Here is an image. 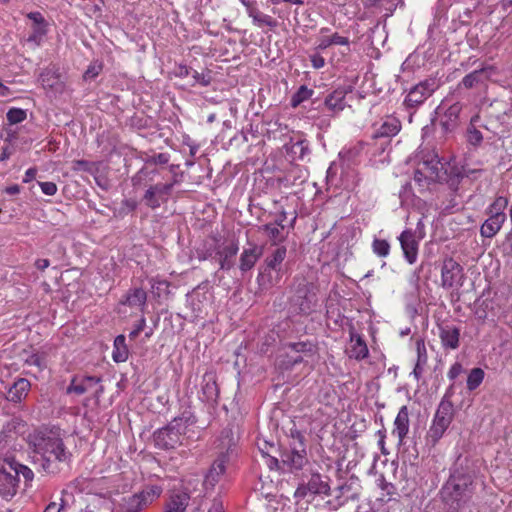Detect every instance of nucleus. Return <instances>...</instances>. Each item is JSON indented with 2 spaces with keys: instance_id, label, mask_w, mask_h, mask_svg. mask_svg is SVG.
Masks as SVG:
<instances>
[{
  "instance_id": "nucleus-63",
  "label": "nucleus",
  "mask_w": 512,
  "mask_h": 512,
  "mask_svg": "<svg viewBox=\"0 0 512 512\" xmlns=\"http://www.w3.org/2000/svg\"><path fill=\"white\" fill-rule=\"evenodd\" d=\"M424 366L425 365H420V363H418V362L416 363L414 370H413V374L417 380L420 379V377L422 376V373L424 371Z\"/></svg>"
},
{
  "instance_id": "nucleus-64",
  "label": "nucleus",
  "mask_w": 512,
  "mask_h": 512,
  "mask_svg": "<svg viewBox=\"0 0 512 512\" xmlns=\"http://www.w3.org/2000/svg\"><path fill=\"white\" fill-rule=\"evenodd\" d=\"M281 460L279 461L276 457H269L267 464L270 469L279 468Z\"/></svg>"
},
{
  "instance_id": "nucleus-49",
  "label": "nucleus",
  "mask_w": 512,
  "mask_h": 512,
  "mask_svg": "<svg viewBox=\"0 0 512 512\" xmlns=\"http://www.w3.org/2000/svg\"><path fill=\"white\" fill-rule=\"evenodd\" d=\"M292 151L294 153H298L299 152V158L303 159L304 156L308 153L309 149H308V145H307V143L305 141H297L292 146Z\"/></svg>"
},
{
  "instance_id": "nucleus-35",
  "label": "nucleus",
  "mask_w": 512,
  "mask_h": 512,
  "mask_svg": "<svg viewBox=\"0 0 512 512\" xmlns=\"http://www.w3.org/2000/svg\"><path fill=\"white\" fill-rule=\"evenodd\" d=\"M7 465L12 470V472L16 475V478L18 480H19L20 475H22L26 481L33 480L34 473L29 467L22 465L15 461H7Z\"/></svg>"
},
{
  "instance_id": "nucleus-42",
  "label": "nucleus",
  "mask_w": 512,
  "mask_h": 512,
  "mask_svg": "<svg viewBox=\"0 0 512 512\" xmlns=\"http://www.w3.org/2000/svg\"><path fill=\"white\" fill-rule=\"evenodd\" d=\"M288 349L296 353H311L313 351V344L311 342H291L286 345Z\"/></svg>"
},
{
  "instance_id": "nucleus-4",
  "label": "nucleus",
  "mask_w": 512,
  "mask_h": 512,
  "mask_svg": "<svg viewBox=\"0 0 512 512\" xmlns=\"http://www.w3.org/2000/svg\"><path fill=\"white\" fill-rule=\"evenodd\" d=\"M471 475L455 471L441 489L443 501L454 508H459L473 493Z\"/></svg>"
},
{
  "instance_id": "nucleus-25",
  "label": "nucleus",
  "mask_w": 512,
  "mask_h": 512,
  "mask_svg": "<svg viewBox=\"0 0 512 512\" xmlns=\"http://www.w3.org/2000/svg\"><path fill=\"white\" fill-rule=\"evenodd\" d=\"M248 16L252 19L255 26L262 28L264 26L274 29L277 26V21L268 14L259 10L257 3L247 11Z\"/></svg>"
},
{
  "instance_id": "nucleus-20",
  "label": "nucleus",
  "mask_w": 512,
  "mask_h": 512,
  "mask_svg": "<svg viewBox=\"0 0 512 512\" xmlns=\"http://www.w3.org/2000/svg\"><path fill=\"white\" fill-rule=\"evenodd\" d=\"M409 411L407 406H402L394 420V429L392 434L398 438L399 444H402L409 432Z\"/></svg>"
},
{
  "instance_id": "nucleus-31",
  "label": "nucleus",
  "mask_w": 512,
  "mask_h": 512,
  "mask_svg": "<svg viewBox=\"0 0 512 512\" xmlns=\"http://www.w3.org/2000/svg\"><path fill=\"white\" fill-rule=\"evenodd\" d=\"M112 358L116 363L125 362L129 356V350L126 345L124 335H118L114 340Z\"/></svg>"
},
{
  "instance_id": "nucleus-39",
  "label": "nucleus",
  "mask_w": 512,
  "mask_h": 512,
  "mask_svg": "<svg viewBox=\"0 0 512 512\" xmlns=\"http://www.w3.org/2000/svg\"><path fill=\"white\" fill-rule=\"evenodd\" d=\"M372 250L379 257H387L390 253V244L384 239H374Z\"/></svg>"
},
{
  "instance_id": "nucleus-26",
  "label": "nucleus",
  "mask_w": 512,
  "mask_h": 512,
  "mask_svg": "<svg viewBox=\"0 0 512 512\" xmlns=\"http://www.w3.org/2000/svg\"><path fill=\"white\" fill-rule=\"evenodd\" d=\"M488 79L487 68H481L472 71L467 74L462 81L459 83L458 87H464L465 89H471L479 84L484 83Z\"/></svg>"
},
{
  "instance_id": "nucleus-22",
  "label": "nucleus",
  "mask_w": 512,
  "mask_h": 512,
  "mask_svg": "<svg viewBox=\"0 0 512 512\" xmlns=\"http://www.w3.org/2000/svg\"><path fill=\"white\" fill-rule=\"evenodd\" d=\"M349 357L356 360H363L368 357L369 350L363 337L354 330L350 331Z\"/></svg>"
},
{
  "instance_id": "nucleus-53",
  "label": "nucleus",
  "mask_w": 512,
  "mask_h": 512,
  "mask_svg": "<svg viewBox=\"0 0 512 512\" xmlns=\"http://www.w3.org/2000/svg\"><path fill=\"white\" fill-rule=\"evenodd\" d=\"M145 326H146V320L144 317H142L139 320V322L137 323V325L135 326V328L130 332L129 338L131 340L135 339L141 333V331L144 330Z\"/></svg>"
},
{
  "instance_id": "nucleus-59",
  "label": "nucleus",
  "mask_w": 512,
  "mask_h": 512,
  "mask_svg": "<svg viewBox=\"0 0 512 512\" xmlns=\"http://www.w3.org/2000/svg\"><path fill=\"white\" fill-rule=\"evenodd\" d=\"M36 174H37V169H36L35 167L29 168V169L25 172V176H24L23 182H24V183L31 182L32 180H34V179H35Z\"/></svg>"
},
{
  "instance_id": "nucleus-45",
  "label": "nucleus",
  "mask_w": 512,
  "mask_h": 512,
  "mask_svg": "<svg viewBox=\"0 0 512 512\" xmlns=\"http://www.w3.org/2000/svg\"><path fill=\"white\" fill-rule=\"evenodd\" d=\"M461 111V105L459 103H455L451 105L445 112V118L447 121L445 124L447 125L449 122L454 123L459 117Z\"/></svg>"
},
{
  "instance_id": "nucleus-33",
  "label": "nucleus",
  "mask_w": 512,
  "mask_h": 512,
  "mask_svg": "<svg viewBox=\"0 0 512 512\" xmlns=\"http://www.w3.org/2000/svg\"><path fill=\"white\" fill-rule=\"evenodd\" d=\"M39 82L44 88L53 89L59 82V75L54 68L44 69L39 77Z\"/></svg>"
},
{
  "instance_id": "nucleus-48",
  "label": "nucleus",
  "mask_w": 512,
  "mask_h": 512,
  "mask_svg": "<svg viewBox=\"0 0 512 512\" xmlns=\"http://www.w3.org/2000/svg\"><path fill=\"white\" fill-rule=\"evenodd\" d=\"M38 184L41 188V191L45 195L53 196L57 192V185L54 182L47 181V182H39Z\"/></svg>"
},
{
  "instance_id": "nucleus-43",
  "label": "nucleus",
  "mask_w": 512,
  "mask_h": 512,
  "mask_svg": "<svg viewBox=\"0 0 512 512\" xmlns=\"http://www.w3.org/2000/svg\"><path fill=\"white\" fill-rule=\"evenodd\" d=\"M482 140V133L474 126H469L467 129V141L473 146H478L481 144Z\"/></svg>"
},
{
  "instance_id": "nucleus-15",
  "label": "nucleus",
  "mask_w": 512,
  "mask_h": 512,
  "mask_svg": "<svg viewBox=\"0 0 512 512\" xmlns=\"http://www.w3.org/2000/svg\"><path fill=\"white\" fill-rule=\"evenodd\" d=\"M100 382L101 378L96 376H74L66 389V393L82 395L86 392H91L95 388L94 396L99 398L103 393V387L100 385Z\"/></svg>"
},
{
  "instance_id": "nucleus-46",
  "label": "nucleus",
  "mask_w": 512,
  "mask_h": 512,
  "mask_svg": "<svg viewBox=\"0 0 512 512\" xmlns=\"http://www.w3.org/2000/svg\"><path fill=\"white\" fill-rule=\"evenodd\" d=\"M416 349H417V362L420 363V365H426L428 356H427V350H426L423 340H418L416 342Z\"/></svg>"
},
{
  "instance_id": "nucleus-57",
  "label": "nucleus",
  "mask_w": 512,
  "mask_h": 512,
  "mask_svg": "<svg viewBox=\"0 0 512 512\" xmlns=\"http://www.w3.org/2000/svg\"><path fill=\"white\" fill-rule=\"evenodd\" d=\"M192 71L193 70L186 65H179L176 68L175 74L178 77L185 78L192 75Z\"/></svg>"
},
{
  "instance_id": "nucleus-6",
  "label": "nucleus",
  "mask_w": 512,
  "mask_h": 512,
  "mask_svg": "<svg viewBox=\"0 0 512 512\" xmlns=\"http://www.w3.org/2000/svg\"><path fill=\"white\" fill-rule=\"evenodd\" d=\"M287 255L285 246H279L265 259V268L258 275L259 285L269 288L277 284L282 277L281 266Z\"/></svg>"
},
{
  "instance_id": "nucleus-8",
  "label": "nucleus",
  "mask_w": 512,
  "mask_h": 512,
  "mask_svg": "<svg viewBox=\"0 0 512 512\" xmlns=\"http://www.w3.org/2000/svg\"><path fill=\"white\" fill-rule=\"evenodd\" d=\"M438 88L439 84L435 78L419 82L408 91L404 99L405 107L416 108L422 105Z\"/></svg>"
},
{
  "instance_id": "nucleus-17",
  "label": "nucleus",
  "mask_w": 512,
  "mask_h": 512,
  "mask_svg": "<svg viewBox=\"0 0 512 512\" xmlns=\"http://www.w3.org/2000/svg\"><path fill=\"white\" fill-rule=\"evenodd\" d=\"M18 482L19 480L9 468L6 461L5 464L0 468V496L6 500L14 497L17 492Z\"/></svg>"
},
{
  "instance_id": "nucleus-32",
  "label": "nucleus",
  "mask_w": 512,
  "mask_h": 512,
  "mask_svg": "<svg viewBox=\"0 0 512 512\" xmlns=\"http://www.w3.org/2000/svg\"><path fill=\"white\" fill-rule=\"evenodd\" d=\"M508 198L504 196H498L494 201L487 207L486 214L488 216H495L506 220L505 209L508 206Z\"/></svg>"
},
{
  "instance_id": "nucleus-16",
  "label": "nucleus",
  "mask_w": 512,
  "mask_h": 512,
  "mask_svg": "<svg viewBox=\"0 0 512 512\" xmlns=\"http://www.w3.org/2000/svg\"><path fill=\"white\" fill-rule=\"evenodd\" d=\"M239 251L238 242L234 239L226 240L216 249V256L222 270H230L234 266V258Z\"/></svg>"
},
{
  "instance_id": "nucleus-10",
  "label": "nucleus",
  "mask_w": 512,
  "mask_h": 512,
  "mask_svg": "<svg viewBox=\"0 0 512 512\" xmlns=\"http://www.w3.org/2000/svg\"><path fill=\"white\" fill-rule=\"evenodd\" d=\"M401 129L400 121L392 116L381 119L380 122L374 123L372 126V138L383 139L380 143L381 152H384L390 144V138L397 135Z\"/></svg>"
},
{
  "instance_id": "nucleus-7",
  "label": "nucleus",
  "mask_w": 512,
  "mask_h": 512,
  "mask_svg": "<svg viewBox=\"0 0 512 512\" xmlns=\"http://www.w3.org/2000/svg\"><path fill=\"white\" fill-rule=\"evenodd\" d=\"M446 179L444 165L435 153H428L418 163L414 180L421 184L423 181L441 182Z\"/></svg>"
},
{
  "instance_id": "nucleus-27",
  "label": "nucleus",
  "mask_w": 512,
  "mask_h": 512,
  "mask_svg": "<svg viewBox=\"0 0 512 512\" xmlns=\"http://www.w3.org/2000/svg\"><path fill=\"white\" fill-rule=\"evenodd\" d=\"M506 220L495 216H489L481 225L480 234L485 238L494 237L502 228Z\"/></svg>"
},
{
  "instance_id": "nucleus-28",
  "label": "nucleus",
  "mask_w": 512,
  "mask_h": 512,
  "mask_svg": "<svg viewBox=\"0 0 512 512\" xmlns=\"http://www.w3.org/2000/svg\"><path fill=\"white\" fill-rule=\"evenodd\" d=\"M345 94L342 89L334 90L325 99L326 108L335 113L342 111L346 105Z\"/></svg>"
},
{
  "instance_id": "nucleus-3",
  "label": "nucleus",
  "mask_w": 512,
  "mask_h": 512,
  "mask_svg": "<svg viewBox=\"0 0 512 512\" xmlns=\"http://www.w3.org/2000/svg\"><path fill=\"white\" fill-rule=\"evenodd\" d=\"M220 441L221 449L223 450L219 452L217 458L213 461L205 475L203 485L206 490L214 489L216 484L219 483L225 474L227 464L230 462L234 454L236 443L230 430L222 431Z\"/></svg>"
},
{
  "instance_id": "nucleus-1",
  "label": "nucleus",
  "mask_w": 512,
  "mask_h": 512,
  "mask_svg": "<svg viewBox=\"0 0 512 512\" xmlns=\"http://www.w3.org/2000/svg\"><path fill=\"white\" fill-rule=\"evenodd\" d=\"M29 444L41 461L42 469L57 473L60 464H69L72 453L64 444L63 433L56 427H41L29 435Z\"/></svg>"
},
{
  "instance_id": "nucleus-9",
  "label": "nucleus",
  "mask_w": 512,
  "mask_h": 512,
  "mask_svg": "<svg viewBox=\"0 0 512 512\" xmlns=\"http://www.w3.org/2000/svg\"><path fill=\"white\" fill-rule=\"evenodd\" d=\"M329 478L322 476L318 472H312L307 483H301L296 488L294 497L304 499L309 495H330Z\"/></svg>"
},
{
  "instance_id": "nucleus-11",
  "label": "nucleus",
  "mask_w": 512,
  "mask_h": 512,
  "mask_svg": "<svg viewBox=\"0 0 512 512\" xmlns=\"http://www.w3.org/2000/svg\"><path fill=\"white\" fill-rule=\"evenodd\" d=\"M463 267L453 258L444 259L441 267V285L444 289L459 288L464 282Z\"/></svg>"
},
{
  "instance_id": "nucleus-54",
  "label": "nucleus",
  "mask_w": 512,
  "mask_h": 512,
  "mask_svg": "<svg viewBox=\"0 0 512 512\" xmlns=\"http://www.w3.org/2000/svg\"><path fill=\"white\" fill-rule=\"evenodd\" d=\"M25 363L29 366H36L38 368H41L43 360L39 354L34 353L25 360Z\"/></svg>"
},
{
  "instance_id": "nucleus-37",
  "label": "nucleus",
  "mask_w": 512,
  "mask_h": 512,
  "mask_svg": "<svg viewBox=\"0 0 512 512\" xmlns=\"http://www.w3.org/2000/svg\"><path fill=\"white\" fill-rule=\"evenodd\" d=\"M47 33V27L44 26H33L32 33L27 38V43L33 44L34 47L41 45L44 36Z\"/></svg>"
},
{
  "instance_id": "nucleus-52",
  "label": "nucleus",
  "mask_w": 512,
  "mask_h": 512,
  "mask_svg": "<svg viewBox=\"0 0 512 512\" xmlns=\"http://www.w3.org/2000/svg\"><path fill=\"white\" fill-rule=\"evenodd\" d=\"M169 159H170L169 154L159 153L155 156H152L150 159H148L147 163L166 164V163H168Z\"/></svg>"
},
{
  "instance_id": "nucleus-40",
  "label": "nucleus",
  "mask_w": 512,
  "mask_h": 512,
  "mask_svg": "<svg viewBox=\"0 0 512 512\" xmlns=\"http://www.w3.org/2000/svg\"><path fill=\"white\" fill-rule=\"evenodd\" d=\"M103 70V64L99 61L92 62L83 74L85 81H91L95 79Z\"/></svg>"
},
{
  "instance_id": "nucleus-21",
  "label": "nucleus",
  "mask_w": 512,
  "mask_h": 512,
  "mask_svg": "<svg viewBox=\"0 0 512 512\" xmlns=\"http://www.w3.org/2000/svg\"><path fill=\"white\" fill-rule=\"evenodd\" d=\"M262 253V247L256 244H250V247L245 248L240 255V270L242 272L251 270L258 259L262 256Z\"/></svg>"
},
{
  "instance_id": "nucleus-44",
  "label": "nucleus",
  "mask_w": 512,
  "mask_h": 512,
  "mask_svg": "<svg viewBox=\"0 0 512 512\" xmlns=\"http://www.w3.org/2000/svg\"><path fill=\"white\" fill-rule=\"evenodd\" d=\"M191 76L194 79V83L192 85L198 83L202 86H208L212 80L210 72L199 73L198 71L193 70Z\"/></svg>"
},
{
  "instance_id": "nucleus-5",
  "label": "nucleus",
  "mask_w": 512,
  "mask_h": 512,
  "mask_svg": "<svg viewBox=\"0 0 512 512\" xmlns=\"http://www.w3.org/2000/svg\"><path fill=\"white\" fill-rule=\"evenodd\" d=\"M192 424L193 421H190V418H174L167 426L154 432L153 439L155 445L161 449H174L178 445L183 444L189 426Z\"/></svg>"
},
{
  "instance_id": "nucleus-60",
  "label": "nucleus",
  "mask_w": 512,
  "mask_h": 512,
  "mask_svg": "<svg viewBox=\"0 0 512 512\" xmlns=\"http://www.w3.org/2000/svg\"><path fill=\"white\" fill-rule=\"evenodd\" d=\"M378 435H379V441H378V445L380 447V450L383 454H388L386 448H385V432L382 431V430H379L378 431Z\"/></svg>"
},
{
  "instance_id": "nucleus-62",
  "label": "nucleus",
  "mask_w": 512,
  "mask_h": 512,
  "mask_svg": "<svg viewBox=\"0 0 512 512\" xmlns=\"http://www.w3.org/2000/svg\"><path fill=\"white\" fill-rule=\"evenodd\" d=\"M332 45L331 38L330 37H323L320 39L318 48L321 50H324Z\"/></svg>"
},
{
  "instance_id": "nucleus-61",
  "label": "nucleus",
  "mask_w": 512,
  "mask_h": 512,
  "mask_svg": "<svg viewBox=\"0 0 512 512\" xmlns=\"http://www.w3.org/2000/svg\"><path fill=\"white\" fill-rule=\"evenodd\" d=\"M50 265V261L48 259H38L35 261V266L37 269L44 271Z\"/></svg>"
},
{
  "instance_id": "nucleus-18",
  "label": "nucleus",
  "mask_w": 512,
  "mask_h": 512,
  "mask_svg": "<svg viewBox=\"0 0 512 512\" xmlns=\"http://www.w3.org/2000/svg\"><path fill=\"white\" fill-rule=\"evenodd\" d=\"M400 245L405 259L409 264H414L418 256V241L412 230H404L399 236Z\"/></svg>"
},
{
  "instance_id": "nucleus-34",
  "label": "nucleus",
  "mask_w": 512,
  "mask_h": 512,
  "mask_svg": "<svg viewBox=\"0 0 512 512\" xmlns=\"http://www.w3.org/2000/svg\"><path fill=\"white\" fill-rule=\"evenodd\" d=\"M283 229V227L275 223H268L261 227V230L267 234L271 242L275 245L284 240Z\"/></svg>"
},
{
  "instance_id": "nucleus-2",
  "label": "nucleus",
  "mask_w": 512,
  "mask_h": 512,
  "mask_svg": "<svg viewBox=\"0 0 512 512\" xmlns=\"http://www.w3.org/2000/svg\"><path fill=\"white\" fill-rule=\"evenodd\" d=\"M453 393V386H450L442 397L433 416L431 425L426 433V442L431 446H435L439 442L454 419L455 409L451 401Z\"/></svg>"
},
{
  "instance_id": "nucleus-23",
  "label": "nucleus",
  "mask_w": 512,
  "mask_h": 512,
  "mask_svg": "<svg viewBox=\"0 0 512 512\" xmlns=\"http://www.w3.org/2000/svg\"><path fill=\"white\" fill-rule=\"evenodd\" d=\"M30 387L31 384L27 379H17L7 392V400L14 403L21 402L28 395Z\"/></svg>"
},
{
  "instance_id": "nucleus-29",
  "label": "nucleus",
  "mask_w": 512,
  "mask_h": 512,
  "mask_svg": "<svg viewBox=\"0 0 512 512\" xmlns=\"http://www.w3.org/2000/svg\"><path fill=\"white\" fill-rule=\"evenodd\" d=\"M147 300V294L142 288H134L127 292L122 304L130 307H145Z\"/></svg>"
},
{
  "instance_id": "nucleus-36",
  "label": "nucleus",
  "mask_w": 512,
  "mask_h": 512,
  "mask_svg": "<svg viewBox=\"0 0 512 512\" xmlns=\"http://www.w3.org/2000/svg\"><path fill=\"white\" fill-rule=\"evenodd\" d=\"M485 373L481 368H473L467 377V389L474 391L483 382Z\"/></svg>"
},
{
  "instance_id": "nucleus-24",
  "label": "nucleus",
  "mask_w": 512,
  "mask_h": 512,
  "mask_svg": "<svg viewBox=\"0 0 512 512\" xmlns=\"http://www.w3.org/2000/svg\"><path fill=\"white\" fill-rule=\"evenodd\" d=\"M202 394L209 403H216L219 397V388L213 373H205L202 380Z\"/></svg>"
},
{
  "instance_id": "nucleus-14",
  "label": "nucleus",
  "mask_w": 512,
  "mask_h": 512,
  "mask_svg": "<svg viewBox=\"0 0 512 512\" xmlns=\"http://www.w3.org/2000/svg\"><path fill=\"white\" fill-rule=\"evenodd\" d=\"M174 182L150 185L143 195L145 205L153 210L166 203L170 197Z\"/></svg>"
},
{
  "instance_id": "nucleus-38",
  "label": "nucleus",
  "mask_w": 512,
  "mask_h": 512,
  "mask_svg": "<svg viewBox=\"0 0 512 512\" xmlns=\"http://www.w3.org/2000/svg\"><path fill=\"white\" fill-rule=\"evenodd\" d=\"M313 94V90L302 85L291 98V105L297 107L305 100H308Z\"/></svg>"
},
{
  "instance_id": "nucleus-19",
  "label": "nucleus",
  "mask_w": 512,
  "mask_h": 512,
  "mask_svg": "<svg viewBox=\"0 0 512 512\" xmlns=\"http://www.w3.org/2000/svg\"><path fill=\"white\" fill-rule=\"evenodd\" d=\"M438 329L442 347L456 350L459 347L460 329L452 324H441Z\"/></svg>"
},
{
  "instance_id": "nucleus-51",
  "label": "nucleus",
  "mask_w": 512,
  "mask_h": 512,
  "mask_svg": "<svg viewBox=\"0 0 512 512\" xmlns=\"http://www.w3.org/2000/svg\"><path fill=\"white\" fill-rule=\"evenodd\" d=\"M463 371L461 363L455 362L449 369L447 376L450 380H455Z\"/></svg>"
},
{
  "instance_id": "nucleus-56",
  "label": "nucleus",
  "mask_w": 512,
  "mask_h": 512,
  "mask_svg": "<svg viewBox=\"0 0 512 512\" xmlns=\"http://www.w3.org/2000/svg\"><path fill=\"white\" fill-rule=\"evenodd\" d=\"M310 61L315 69H320L325 65V59L320 54H313L310 56Z\"/></svg>"
},
{
  "instance_id": "nucleus-12",
  "label": "nucleus",
  "mask_w": 512,
  "mask_h": 512,
  "mask_svg": "<svg viewBox=\"0 0 512 512\" xmlns=\"http://www.w3.org/2000/svg\"><path fill=\"white\" fill-rule=\"evenodd\" d=\"M299 446L281 451V463L291 471H299L308 463L303 437L298 434Z\"/></svg>"
},
{
  "instance_id": "nucleus-41",
  "label": "nucleus",
  "mask_w": 512,
  "mask_h": 512,
  "mask_svg": "<svg viewBox=\"0 0 512 512\" xmlns=\"http://www.w3.org/2000/svg\"><path fill=\"white\" fill-rule=\"evenodd\" d=\"M26 111L19 108H12L7 112V120L9 124H18L26 119Z\"/></svg>"
},
{
  "instance_id": "nucleus-58",
  "label": "nucleus",
  "mask_w": 512,
  "mask_h": 512,
  "mask_svg": "<svg viewBox=\"0 0 512 512\" xmlns=\"http://www.w3.org/2000/svg\"><path fill=\"white\" fill-rule=\"evenodd\" d=\"M64 510V504L58 505L55 502H51L48 504V506L45 508L43 512H62Z\"/></svg>"
},
{
  "instance_id": "nucleus-30",
  "label": "nucleus",
  "mask_w": 512,
  "mask_h": 512,
  "mask_svg": "<svg viewBox=\"0 0 512 512\" xmlns=\"http://www.w3.org/2000/svg\"><path fill=\"white\" fill-rule=\"evenodd\" d=\"M187 493H177L170 497L163 512H184L189 503Z\"/></svg>"
},
{
  "instance_id": "nucleus-50",
  "label": "nucleus",
  "mask_w": 512,
  "mask_h": 512,
  "mask_svg": "<svg viewBox=\"0 0 512 512\" xmlns=\"http://www.w3.org/2000/svg\"><path fill=\"white\" fill-rule=\"evenodd\" d=\"M28 18L33 21V26L47 27V23L40 12H30Z\"/></svg>"
},
{
  "instance_id": "nucleus-55",
  "label": "nucleus",
  "mask_w": 512,
  "mask_h": 512,
  "mask_svg": "<svg viewBox=\"0 0 512 512\" xmlns=\"http://www.w3.org/2000/svg\"><path fill=\"white\" fill-rule=\"evenodd\" d=\"M332 45H343L348 46L350 44V40L348 37H344L339 35L338 33H334L330 36Z\"/></svg>"
},
{
  "instance_id": "nucleus-47",
  "label": "nucleus",
  "mask_w": 512,
  "mask_h": 512,
  "mask_svg": "<svg viewBox=\"0 0 512 512\" xmlns=\"http://www.w3.org/2000/svg\"><path fill=\"white\" fill-rule=\"evenodd\" d=\"M314 302V295L305 294L304 299L297 303L299 305L300 312L308 314L312 310Z\"/></svg>"
},
{
  "instance_id": "nucleus-13",
  "label": "nucleus",
  "mask_w": 512,
  "mask_h": 512,
  "mask_svg": "<svg viewBox=\"0 0 512 512\" xmlns=\"http://www.w3.org/2000/svg\"><path fill=\"white\" fill-rule=\"evenodd\" d=\"M162 493L159 486H150L140 493L129 496L124 499V509L126 512H139L152 501L158 498Z\"/></svg>"
}]
</instances>
